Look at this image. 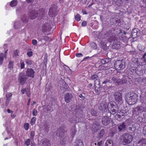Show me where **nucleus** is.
<instances>
[{"label":"nucleus","instance_id":"nucleus-31","mask_svg":"<svg viewBox=\"0 0 146 146\" xmlns=\"http://www.w3.org/2000/svg\"><path fill=\"white\" fill-rule=\"evenodd\" d=\"M95 86V91L96 93V94L98 95H99L100 94V86Z\"/></svg>","mask_w":146,"mask_h":146},{"label":"nucleus","instance_id":"nucleus-19","mask_svg":"<svg viewBox=\"0 0 146 146\" xmlns=\"http://www.w3.org/2000/svg\"><path fill=\"white\" fill-rule=\"evenodd\" d=\"M124 117V115L122 113H117L115 116V119L117 120L120 121Z\"/></svg>","mask_w":146,"mask_h":146},{"label":"nucleus","instance_id":"nucleus-50","mask_svg":"<svg viewBox=\"0 0 146 146\" xmlns=\"http://www.w3.org/2000/svg\"><path fill=\"white\" fill-rule=\"evenodd\" d=\"M81 16L79 14H77L75 17V19L78 21H79L81 20Z\"/></svg>","mask_w":146,"mask_h":146},{"label":"nucleus","instance_id":"nucleus-22","mask_svg":"<svg viewBox=\"0 0 146 146\" xmlns=\"http://www.w3.org/2000/svg\"><path fill=\"white\" fill-rule=\"evenodd\" d=\"M69 139L68 137H65L63 139L62 141L60 140V143L63 146V145H64L65 144L69 142Z\"/></svg>","mask_w":146,"mask_h":146},{"label":"nucleus","instance_id":"nucleus-56","mask_svg":"<svg viewBox=\"0 0 146 146\" xmlns=\"http://www.w3.org/2000/svg\"><path fill=\"white\" fill-rule=\"evenodd\" d=\"M137 29H133L132 31V34L133 35H137Z\"/></svg>","mask_w":146,"mask_h":146},{"label":"nucleus","instance_id":"nucleus-48","mask_svg":"<svg viewBox=\"0 0 146 146\" xmlns=\"http://www.w3.org/2000/svg\"><path fill=\"white\" fill-rule=\"evenodd\" d=\"M42 39L46 41H50L51 40V38L47 36H43L41 40Z\"/></svg>","mask_w":146,"mask_h":146},{"label":"nucleus","instance_id":"nucleus-54","mask_svg":"<svg viewBox=\"0 0 146 146\" xmlns=\"http://www.w3.org/2000/svg\"><path fill=\"white\" fill-rule=\"evenodd\" d=\"M20 65H21V69H23L25 68V64L24 62L22 60H21L20 62Z\"/></svg>","mask_w":146,"mask_h":146},{"label":"nucleus","instance_id":"nucleus-55","mask_svg":"<svg viewBox=\"0 0 146 146\" xmlns=\"http://www.w3.org/2000/svg\"><path fill=\"white\" fill-rule=\"evenodd\" d=\"M38 114V111L37 110L35 109L33 110L32 112L33 115L34 116H36Z\"/></svg>","mask_w":146,"mask_h":146},{"label":"nucleus","instance_id":"nucleus-37","mask_svg":"<svg viewBox=\"0 0 146 146\" xmlns=\"http://www.w3.org/2000/svg\"><path fill=\"white\" fill-rule=\"evenodd\" d=\"M94 86H100V80L99 78L94 81Z\"/></svg>","mask_w":146,"mask_h":146},{"label":"nucleus","instance_id":"nucleus-8","mask_svg":"<svg viewBox=\"0 0 146 146\" xmlns=\"http://www.w3.org/2000/svg\"><path fill=\"white\" fill-rule=\"evenodd\" d=\"M136 74L139 76L143 75L144 73L145 67L142 65H138L137 68Z\"/></svg>","mask_w":146,"mask_h":146},{"label":"nucleus","instance_id":"nucleus-26","mask_svg":"<svg viewBox=\"0 0 146 146\" xmlns=\"http://www.w3.org/2000/svg\"><path fill=\"white\" fill-rule=\"evenodd\" d=\"M141 146H146V139H141L138 142Z\"/></svg>","mask_w":146,"mask_h":146},{"label":"nucleus","instance_id":"nucleus-34","mask_svg":"<svg viewBox=\"0 0 146 146\" xmlns=\"http://www.w3.org/2000/svg\"><path fill=\"white\" fill-rule=\"evenodd\" d=\"M110 60L109 58H106L101 60V62L103 64H106L110 62Z\"/></svg>","mask_w":146,"mask_h":146},{"label":"nucleus","instance_id":"nucleus-5","mask_svg":"<svg viewBox=\"0 0 146 146\" xmlns=\"http://www.w3.org/2000/svg\"><path fill=\"white\" fill-rule=\"evenodd\" d=\"M27 79L24 73L21 72L19 73L18 80L21 85H23L26 83Z\"/></svg>","mask_w":146,"mask_h":146},{"label":"nucleus","instance_id":"nucleus-32","mask_svg":"<svg viewBox=\"0 0 146 146\" xmlns=\"http://www.w3.org/2000/svg\"><path fill=\"white\" fill-rule=\"evenodd\" d=\"M113 143L111 140H107L105 143V146H113Z\"/></svg>","mask_w":146,"mask_h":146},{"label":"nucleus","instance_id":"nucleus-2","mask_svg":"<svg viewBox=\"0 0 146 146\" xmlns=\"http://www.w3.org/2000/svg\"><path fill=\"white\" fill-rule=\"evenodd\" d=\"M133 137L129 133H125L121 136L120 141L121 144L125 145L129 144L133 140Z\"/></svg>","mask_w":146,"mask_h":146},{"label":"nucleus","instance_id":"nucleus-20","mask_svg":"<svg viewBox=\"0 0 146 146\" xmlns=\"http://www.w3.org/2000/svg\"><path fill=\"white\" fill-rule=\"evenodd\" d=\"M74 146H84V144L81 140L76 139L74 143Z\"/></svg>","mask_w":146,"mask_h":146},{"label":"nucleus","instance_id":"nucleus-17","mask_svg":"<svg viewBox=\"0 0 146 146\" xmlns=\"http://www.w3.org/2000/svg\"><path fill=\"white\" fill-rule=\"evenodd\" d=\"M136 117L137 121L140 122H142L143 119L145 118V116L144 115L143 113L142 114L141 112L138 113V114L137 115Z\"/></svg>","mask_w":146,"mask_h":146},{"label":"nucleus","instance_id":"nucleus-35","mask_svg":"<svg viewBox=\"0 0 146 146\" xmlns=\"http://www.w3.org/2000/svg\"><path fill=\"white\" fill-rule=\"evenodd\" d=\"M12 94L11 93H7L6 97L7 98V100L8 101V103H9V101L10 100V97L12 96Z\"/></svg>","mask_w":146,"mask_h":146},{"label":"nucleus","instance_id":"nucleus-61","mask_svg":"<svg viewBox=\"0 0 146 146\" xmlns=\"http://www.w3.org/2000/svg\"><path fill=\"white\" fill-rule=\"evenodd\" d=\"M33 53L32 51L28 52L27 53V55L29 57H31L33 55Z\"/></svg>","mask_w":146,"mask_h":146},{"label":"nucleus","instance_id":"nucleus-46","mask_svg":"<svg viewBox=\"0 0 146 146\" xmlns=\"http://www.w3.org/2000/svg\"><path fill=\"white\" fill-rule=\"evenodd\" d=\"M30 139H27L25 140L24 144L27 146H28L30 145Z\"/></svg>","mask_w":146,"mask_h":146},{"label":"nucleus","instance_id":"nucleus-59","mask_svg":"<svg viewBox=\"0 0 146 146\" xmlns=\"http://www.w3.org/2000/svg\"><path fill=\"white\" fill-rule=\"evenodd\" d=\"M142 60L143 61V62L145 63V64H146V53H145L143 56Z\"/></svg>","mask_w":146,"mask_h":146},{"label":"nucleus","instance_id":"nucleus-40","mask_svg":"<svg viewBox=\"0 0 146 146\" xmlns=\"http://www.w3.org/2000/svg\"><path fill=\"white\" fill-rule=\"evenodd\" d=\"M69 121L71 123H73L75 125L77 122L76 118L72 117L69 120Z\"/></svg>","mask_w":146,"mask_h":146},{"label":"nucleus","instance_id":"nucleus-6","mask_svg":"<svg viewBox=\"0 0 146 146\" xmlns=\"http://www.w3.org/2000/svg\"><path fill=\"white\" fill-rule=\"evenodd\" d=\"M125 62L123 60H118L115 62L114 66L116 69L119 70H121L125 68Z\"/></svg>","mask_w":146,"mask_h":146},{"label":"nucleus","instance_id":"nucleus-11","mask_svg":"<svg viewBox=\"0 0 146 146\" xmlns=\"http://www.w3.org/2000/svg\"><path fill=\"white\" fill-rule=\"evenodd\" d=\"M111 118L108 116H103L102 119V124L105 126L109 125L111 121Z\"/></svg>","mask_w":146,"mask_h":146},{"label":"nucleus","instance_id":"nucleus-53","mask_svg":"<svg viewBox=\"0 0 146 146\" xmlns=\"http://www.w3.org/2000/svg\"><path fill=\"white\" fill-rule=\"evenodd\" d=\"M46 110L48 111H50L53 110V108L52 106L51 105H48L46 108Z\"/></svg>","mask_w":146,"mask_h":146},{"label":"nucleus","instance_id":"nucleus-28","mask_svg":"<svg viewBox=\"0 0 146 146\" xmlns=\"http://www.w3.org/2000/svg\"><path fill=\"white\" fill-rule=\"evenodd\" d=\"M21 19L22 22L24 23H26L28 22V19L25 15H23L21 17Z\"/></svg>","mask_w":146,"mask_h":146},{"label":"nucleus","instance_id":"nucleus-33","mask_svg":"<svg viewBox=\"0 0 146 146\" xmlns=\"http://www.w3.org/2000/svg\"><path fill=\"white\" fill-rule=\"evenodd\" d=\"M125 128V125L124 123L120 124L118 127V129L119 131H121L123 129H124Z\"/></svg>","mask_w":146,"mask_h":146},{"label":"nucleus","instance_id":"nucleus-13","mask_svg":"<svg viewBox=\"0 0 146 146\" xmlns=\"http://www.w3.org/2000/svg\"><path fill=\"white\" fill-rule=\"evenodd\" d=\"M52 28L48 23L44 24L42 28V31L44 32H49Z\"/></svg>","mask_w":146,"mask_h":146},{"label":"nucleus","instance_id":"nucleus-36","mask_svg":"<svg viewBox=\"0 0 146 146\" xmlns=\"http://www.w3.org/2000/svg\"><path fill=\"white\" fill-rule=\"evenodd\" d=\"M99 78V77H98V75H92L91 76L90 80H94V81H95L96 80L98 79Z\"/></svg>","mask_w":146,"mask_h":146},{"label":"nucleus","instance_id":"nucleus-52","mask_svg":"<svg viewBox=\"0 0 146 146\" xmlns=\"http://www.w3.org/2000/svg\"><path fill=\"white\" fill-rule=\"evenodd\" d=\"M91 114L94 116H96L97 115V113L94 110H92L91 112Z\"/></svg>","mask_w":146,"mask_h":146},{"label":"nucleus","instance_id":"nucleus-58","mask_svg":"<svg viewBox=\"0 0 146 146\" xmlns=\"http://www.w3.org/2000/svg\"><path fill=\"white\" fill-rule=\"evenodd\" d=\"M44 11H45V9L44 8H42L41 9H40L39 10V11H40V14H41L42 15H43L44 14Z\"/></svg>","mask_w":146,"mask_h":146},{"label":"nucleus","instance_id":"nucleus-4","mask_svg":"<svg viewBox=\"0 0 146 146\" xmlns=\"http://www.w3.org/2000/svg\"><path fill=\"white\" fill-rule=\"evenodd\" d=\"M108 108L109 111L111 114L113 115L117 112L118 109L117 104L115 103L111 102L108 104Z\"/></svg>","mask_w":146,"mask_h":146},{"label":"nucleus","instance_id":"nucleus-1","mask_svg":"<svg viewBox=\"0 0 146 146\" xmlns=\"http://www.w3.org/2000/svg\"><path fill=\"white\" fill-rule=\"evenodd\" d=\"M125 99L128 104L133 105L136 104L137 102L138 97L136 93L132 92H129L126 94Z\"/></svg>","mask_w":146,"mask_h":146},{"label":"nucleus","instance_id":"nucleus-10","mask_svg":"<svg viewBox=\"0 0 146 146\" xmlns=\"http://www.w3.org/2000/svg\"><path fill=\"white\" fill-rule=\"evenodd\" d=\"M56 9L57 7L56 5L53 4L51 6L48 11L50 17L55 16V15L56 14Z\"/></svg>","mask_w":146,"mask_h":146},{"label":"nucleus","instance_id":"nucleus-14","mask_svg":"<svg viewBox=\"0 0 146 146\" xmlns=\"http://www.w3.org/2000/svg\"><path fill=\"white\" fill-rule=\"evenodd\" d=\"M35 71L31 68H28L26 71V74L28 77L33 78L35 76Z\"/></svg>","mask_w":146,"mask_h":146},{"label":"nucleus","instance_id":"nucleus-18","mask_svg":"<svg viewBox=\"0 0 146 146\" xmlns=\"http://www.w3.org/2000/svg\"><path fill=\"white\" fill-rule=\"evenodd\" d=\"M76 132L77 130L76 128V126L75 125L71 127L70 130V134L72 138L74 137Z\"/></svg>","mask_w":146,"mask_h":146},{"label":"nucleus","instance_id":"nucleus-57","mask_svg":"<svg viewBox=\"0 0 146 146\" xmlns=\"http://www.w3.org/2000/svg\"><path fill=\"white\" fill-rule=\"evenodd\" d=\"M26 94L27 96L29 97H31V93L29 90H28V91L26 92Z\"/></svg>","mask_w":146,"mask_h":146},{"label":"nucleus","instance_id":"nucleus-25","mask_svg":"<svg viewBox=\"0 0 146 146\" xmlns=\"http://www.w3.org/2000/svg\"><path fill=\"white\" fill-rule=\"evenodd\" d=\"M98 125L96 123H93L92 127V130L94 132L97 131L98 129Z\"/></svg>","mask_w":146,"mask_h":146},{"label":"nucleus","instance_id":"nucleus-63","mask_svg":"<svg viewBox=\"0 0 146 146\" xmlns=\"http://www.w3.org/2000/svg\"><path fill=\"white\" fill-rule=\"evenodd\" d=\"M87 23L86 21H83L81 24V25L82 27H85L86 26Z\"/></svg>","mask_w":146,"mask_h":146},{"label":"nucleus","instance_id":"nucleus-47","mask_svg":"<svg viewBox=\"0 0 146 146\" xmlns=\"http://www.w3.org/2000/svg\"><path fill=\"white\" fill-rule=\"evenodd\" d=\"M25 62L26 64L29 66L32 64V61L31 60L29 59H27L25 60Z\"/></svg>","mask_w":146,"mask_h":146},{"label":"nucleus","instance_id":"nucleus-29","mask_svg":"<svg viewBox=\"0 0 146 146\" xmlns=\"http://www.w3.org/2000/svg\"><path fill=\"white\" fill-rule=\"evenodd\" d=\"M4 57L6 58V56L5 55H5H4L3 53H0V65L2 64Z\"/></svg>","mask_w":146,"mask_h":146},{"label":"nucleus","instance_id":"nucleus-16","mask_svg":"<svg viewBox=\"0 0 146 146\" xmlns=\"http://www.w3.org/2000/svg\"><path fill=\"white\" fill-rule=\"evenodd\" d=\"M107 104L105 102H102L100 103L99 109L102 111L105 112L107 110Z\"/></svg>","mask_w":146,"mask_h":146},{"label":"nucleus","instance_id":"nucleus-64","mask_svg":"<svg viewBox=\"0 0 146 146\" xmlns=\"http://www.w3.org/2000/svg\"><path fill=\"white\" fill-rule=\"evenodd\" d=\"M143 132L145 135L146 137V126H144L143 127Z\"/></svg>","mask_w":146,"mask_h":146},{"label":"nucleus","instance_id":"nucleus-12","mask_svg":"<svg viewBox=\"0 0 146 146\" xmlns=\"http://www.w3.org/2000/svg\"><path fill=\"white\" fill-rule=\"evenodd\" d=\"M114 96L116 102L121 103L122 102L121 94L119 92H116L114 93Z\"/></svg>","mask_w":146,"mask_h":146},{"label":"nucleus","instance_id":"nucleus-44","mask_svg":"<svg viewBox=\"0 0 146 146\" xmlns=\"http://www.w3.org/2000/svg\"><path fill=\"white\" fill-rule=\"evenodd\" d=\"M19 50L17 49L14 50L13 53V57H17L19 56L18 52Z\"/></svg>","mask_w":146,"mask_h":146},{"label":"nucleus","instance_id":"nucleus-42","mask_svg":"<svg viewBox=\"0 0 146 146\" xmlns=\"http://www.w3.org/2000/svg\"><path fill=\"white\" fill-rule=\"evenodd\" d=\"M29 125L28 123H25L23 125V127L25 130L27 131L29 128Z\"/></svg>","mask_w":146,"mask_h":146},{"label":"nucleus","instance_id":"nucleus-27","mask_svg":"<svg viewBox=\"0 0 146 146\" xmlns=\"http://www.w3.org/2000/svg\"><path fill=\"white\" fill-rule=\"evenodd\" d=\"M42 145L43 146H50V142L49 140L46 139L43 142Z\"/></svg>","mask_w":146,"mask_h":146},{"label":"nucleus","instance_id":"nucleus-21","mask_svg":"<svg viewBox=\"0 0 146 146\" xmlns=\"http://www.w3.org/2000/svg\"><path fill=\"white\" fill-rule=\"evenodd\" d=\"M70 95H72L71 94H70L69 93H67L66 94L64 95V100L65 102L66 103H68L70 102Z\"/></svg>","mask_w":146,"mask_h":146},{"label":"nucleus","instance_id":"nucleus-30","mask_svg":"<svg viewBox=\"0 0 146 146\" xmlns=\"http://www.w3.org/2000/svg\"><path fill=\"white\" fill-rule=\"evenodd\" d=\"M18 1L17 0H13L11 1L10 5L12 7H15L17 5Z\"/></svg>","mask_w":146,"mask_h":146},{"label":"nucleus","instance_id":"nucleus-7","mask_svg":"<svg viewBox=\"0 0 146 146\" xmlns=\"http://www.w3.org/2000/svg\"><path fill=\"white\" fill-rule=\"evenodd\" d=\"M145 108L143 104L137 106L136 107L133 108V114H136L139 112L141 111L143 113Z\"/></svg>","mask_w":146,"mask_h":146},{"label":"nucleus","instance_id":"nucleus-60","mask_svg":"<svg viewBox=\"0 0 146 146\" xmlns=\"http://www.w3.org/2000/svg\"><path fill=\"white\" fill-rule=\"evenodd\" d=\"M32 43L33 45H36L37 43V40L35 39H33L32 40Z\"/></svg>","mask_w":146,"mask_h":146},{"label":"nucleus","instance_id":"nucleus-45","mask_svg":"<svg viewBox=\"0 0 146 146\" xmlns=\"http://www.w3.org/2000/svg\"><path fill=\"white\" fill-rule=\"evenodd\" d=\"M116 133V129L113 128L112 129V130L110 132V136H113V135L115 134Z\"/></svg>","mask_w":146,"mask_h":146},{"label":"nucleus","instance_id":"nucleus-51","mask_svg":"<svg viewBox=\"0 0 146 146\" xmlns=\"http://www.w3.org/2000/svg\"><path fill=\"white\" fill-rule=\"evenodd\" d=\"M14 62L13 61H10L9 64L8 68L10 69L13 68V64Z\"/></svg>","mask_w":146,"mask_h":146},{"label":"nucleus","instance_id":"nucleus-39","mask_svg":"<svg viewBox=\"0 0 146 146\" xmlns=\"http://www.w3.org/2000/svg\"><path fill=\"white\" fill-rule=\"evenodd\" d=\"M119 84L121 85L122 84H125L127 83V80L126 78H122L121 80L120 79V81H119Z\"/></svg>","mask_w":146,"mask_h":146},{"label":"nucleus","instance_id":"nucleus-49","mask_svg":"<svg viewBox=\"0 0 146 146\" xmlns=\"http://www.w3.org/2000/svg\"><path fill=\"white\" fill-rule=\"evenodd\" d=\"M35 135V132L33 131H31L30 133V138L31 139H33H33Z\"/></svg>","mask_w":146,"mask_h":146},{"label":"nucleus","instance_id":"nucleus-41","mask_svg":"<svg viewBox=\"0 0 146 146\" xmlns=\"http://www.w3.org/2000/svg\"><path fill=\"white\" fill-rule=\"evenodd\" d=\"M111 80L114 82L117 83L118 84H119V82H120V79H118L117 78H115L114 77H112L111 78Z\"/></svg>","mask_w":146,"mask_h":146},{"label":"nucleus","instance_id":"nucleus-62","mask_svg":"<svg viewBox=\"0 0 146 146\" xmlns=\"http://www.w3.org/2000/svg\"><path fill=\"white\" fill-rule=\"evenodd\" d=\"M76 56L77 57H82L83 55L81 53H79L76 54Z\"/></svg>","mask_w":146,"mask_h":146},{"label":"nucleus","instance_id":"nucleus-24","mask_svg":"<svg viewBox=\"0 0 146 146\" xmlns=\"http://www.w3.org/2000/svg\"><path fill=\"white\" fill-rule=\"evenodd\" d=\"M136 68L135 67H132L129 68V72L130 74H136Z\"/></svg>","mask_w":146,"mask_h":146},{"label":"nucleus","instance_id":"nucleus-23","mask_svg":"<svg viewBox=\"0 0 146 146\" xmlns=\"http://www.w3.org/2000/svg\"><path fill=\"white\" fill-rule=\"evenodd\" d=\"M105 129H102L98 134V137L100 139L102 138L105 134Z\"/></svg>","mask_w":146,"mask_h":146},{"label":"nucleus","instance_id":"nucleus-9","mask_svg":"<svg viewBox=\"0 0 146 146\" xmlns=\"http://www.w3.org/2000/svg\"><path fill=\"white\" fill-rule=\"evenodd\" d=\"M112 34H111V38L113 39L112 40V41L113 42V47L114 49H117L120 48V44L119 42H117V38L114 36L113 35H112Z\"/></svg>","mask_w":146,"mask_h":146},{"label":"nucleus","instance_id":"nucleus-38","mask_svg":"<svg viewBox=\"0 0 146 146\" xmlns=\"http://www.w3.org/2000/svg\"><path fill=\"white\" fill-rule=\"evenodd\" d=\"M20 26V23L19 21H16L14 24V27L15 29L19 28Z\"/></svg>","mask_w":146,"mask_h":146},{"label":"nucleus","instance_id":"nucleus-15","mask_svg":"<svg viewBox=\"0 0 146 146\" xmlns=\"http://www.w3.org/2000/svg\"><path fill=\"white\" fill-rule=\"evenodd\" d=\"M38 12L37 11L33 10L30 11L29 14V16L31 19H35L37 16Z\"/></svg>","mask_w":146,"mask_h":146},{"label":"nucleus","instance_id":"nucleus-3","mask_svg":"<svg viewBox=\"0 0 146 146\" xmlns=\"http://www.w3.org/2000/svg\"><path fill=\"white\" fill-rule=\"evenodd\" d=\"M67 130L66 129V127L65 125H62L59 128L57 129L56 131V135L57 136L61 138L60 140L62 141L61 138H63L66 134Z\"/></svg>","mask_w":146,"mask_h":146},{"label":"nucleus","instance_id":"nucleus-43","mask_svg":"<svg viewBox=\"0 0 146 146\" xmlns=\"http://www.w3.org/2000/svg\"><path fill=\"white\" fill-rule=\"evenodd\" d=\"M36 120V118L35 117H32L31 119L30 123L31 125H33L35 123Z\"/></svg>","mask_w":146,"mask_h":146}]
</instances>
